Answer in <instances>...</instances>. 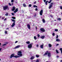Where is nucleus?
<instances>
[{"mask_svg":"<svg viewBox=\"0 0 62 62\" xmlns=\"http://www.w3.org/2000/svg\"><path fill=\"white\" fill-rule=\"evenodd\" d=\"M22 52L21 51H19L18 52V53L17 54V55H19V56H17V55L14 56L15 55V54H12L10 56V58L11 59L12 57H15V58H19L21 56H22L23 55L22 54Z\"/></svg>","mask_w":62,"mask_h":62,"instance_id":"1","label":"nucleus"},{"mask_svg":"<svg viewBox=\"0 0 62 62\" xmlns=\"http://www.w3.org/2000/svg\"><path fill=\"white\" fill-rule=\"evenodd\" d=\"M11 20L12 21V22H14L11 25V27H13L15 25V21L14 19H11Z\"/></svg>","mask_w":62,"mask_h":62,"instance_id":"2","label":"nucleus"},{"mask_svg":"<svg viewBox=\"0 0 62 62\" xmlns=\"http://www.w3.org/2000/svg\"><path fill=\"white\" fill-rule=\"evenodd\" d=\"M3 10H6V9H9V7H8V6L3 7Z\"/></svg>","mask_w":62,"mask_h":62,"instance_id":"3","label":"nucleus"},{"mask_svg":"<svg viewBox=\"0 0 62 62\" xmlns=\"http://www.w3.org/2000/svg\"><path fill=\"white\" fill-rule=\"evenodd\" d=\"M40 30V31L42 32H45V30L43 28H41Z\"/></svg>","mask_w":62,"mask_h":62,"instance_id":"4","label":"nucleus"},{"mask_svg":"<svg viewBox=\"0 0 62 62\" xmlns=\"http://www.w3.org/2000/svg\"><path fill=\"white\" fill-rule=\"evenodd\" d=\"M53 2H51L50 3V5L49 7V9H51L53 6Z\"/></svg>","mask_w":62,"mask_h":62,"instance_id":"5","label":"nucleus"},{"mask_svg":"<svg viewBox=\"0 0 62 62\" xmlns=\"http://www.w3.org/2000/svg\"><path fill=\"white\" fill-rule=\"evenodd\" d=\"M33 43H31L30 44H29L28 45V48H31L32 47V45Z\"/></svg>","mask_w":62,"mask_h":62,"instance_id":"6","label":"nucleus"},{"mask_svg":"<svg viewBox=\"0 0 62 62\" xmlns=\"http://www.w3.org/2000/svg\"><path fill=\"white\" fill-rule=\"evenodd\" d=\"M42 13H43V10H42L40 11V15L41 16V15H42Z\"/></svg>","mask_w":62,"mask_h":62,"instance_id":"7","label":"nucleus"},{"mask_svg":"<svg viewBox=\"0 0 62 62\" xmlns=\"http://www.w3.org/2000/svg\"><path fill=\"white\" fill-rule=\"evenodd\" d=\"M27 27L28 29H30V28H31V27H30V25L29 24H27Z\"/></svg>","mask_w":62,"mask_h":62,"instance_id":"8","label":"nucleus"},{"mask_svg":"<svg viewBox=\"0 0 62 62\" xmlns=\"http://www.w3.org/2000/svg\"><path fill=\"white\" fill-rule=\"evenodd\" d=\"M48 52H49V51H46V53H45L44 55V56L45 55H47L48 53Z\"/></svg>","mask_w":62,"mask_h":62,"instance_id":"9","label":"nucleus"},{"mask_svg":"<svg viewBox=\"0 0 62 62\" xmlns=\"http://www.w3.org/2000/svg\"><path fill=\"white\" fill-rule=\"evenodd\" d=\"M21 47V46L20 45H18L16 46L15 48V49H17V48H19V47Z\"/></svg>","mask_w":62,"mask_h":62,"instance_id":"10","label":"nucleus"},{"mask_svg":"<svg viewBox=\"0 0 62 62\" xmlns=\"http://www.w3.org/2000/svg\"><path fill=\"white\" fill-rule=\"evenodd\" d=\"M47 55L48 57H50L51 56V53L50 52H48L47 54Z\"/></svg>","mask_w":62,"mask_h":62,"instance_id":"11","label":"nucleus"},{"mask_svg":"<svg viewBox=\"0 0 62 62\" xmlns=\"http://www.w3.org/2000/svg\"><path fill=\"white\" fill-rule=\"evenodd\" d=\"M18 11V8H16L15 10V11H14V12L15 13H16V12H17Z\"/></svg>","mask_w":62,"mask_h":62,"instance_id":"12","label":"nucleus"},{"mask_svg":"<svg viewBox=\"0 0 62 62\" xmlns=\"http://www.w3.org/2000/svg\"><path fill=\"white\" fill-rule=\"evenodd\" d=\"M15 6H13V8L12 9V11H14L15 10Z\"/></svg>","mask_w":62,"mask_h":62,"instance_id":"13","label":"nucleus"},{"mask_svg":"<svg viewBox=\"0 0 62 62\" xmlns=\"http://www.w3.org/2000/svg\"><path fill=\"white\" fill-rule=\"evenodd\" d=\"M43 45L44 44H43L42 45H41L40 46V48H41V49H43Z\"/></svg>","mask_w":62,"mask_h":62,"instance_id":"14","label":"nucleus"},{"mask_svg":"<svg viewBox=\"0 0 62 62\" xmlns=\"http://www.w3.org/2000/svg\"><path fill=\"white\" fill-rule=\"evenodd\" d=\"M42 21H43V23H45V21L44 19H42Z\"/></svg>","mask_w":62,"mask_h":62,"instance_id":"15","label":"nucleus"},{"mask_svg":"<svg viewBox=\"0 0 62 62\" xmlns=\"http://www.w3.org/2000/svg\"><path fill=\"white\" fill-rule=\"evenodd\" d=\"M56 41H60V39H57L56 40Z\"/></svg>","mask_w":62,"mask_h":62,"instance_id":"16","label":"nucleus"},{"mask_svg":"<svg viewBox=\"0 0 62 62\" xmlns=\"http://www.w3.org/2000/svg\"><path fill=\"white\" fill-rule=\"evenodd\" d=\"M45 38V36H43L41 37L40 38L41 39H43L44 38Z\"/></svg>","mask_w":62,"mask_h":62,"instance_id":"17","label":"nucleus"},{"mask_svg":"<svg viewBox=\"0 0 62 62\" xmlns=\"http://www.w3.org/2000/svg\"><path fill=\"white\" fill-rule=\"evenodd\" d=\"M23 6L24 7H26V5L25 4L23 3Z\"/></svg>","mask_w":62,"mask_h":62,"instance_id":"18","label":"nucleus"},{"mask_svg":"<svg viewBox=\"0 0 62 62\" xmlns=\"http://www.w3.org/2000/svg\"><path fill=\"white\" fill-rule=\"evenodd\" d=\"M34 58V57L32 56L31 57V59L32 60V59H33Z\"/></svg>","mask_w":62,"mask_h":62,"instance_id":"19","label":"nucleus"},{"mask_svg":"<svg viewBox=\"0 0 62 62\" xmlns=\"http://www.w3.org/2000/svg\"><path fill=\"white\" fill-rule=\"evenodd\" d=\"M26 43H27V44H30V41H27L26 42Z\"/></svg>","mask_w":62,"mask_h":62,"instance_id":"20","label":"nucleus"},{"mask_svg":"<svg viewBox=\"0 0 62 62\" xmlns=\"http://www.w3.org/2000/svg\"><path fill=\"white\" fill-rule=\"evenodd\" d=\"M48 1L47 0L46 1L45 4L46 5H47V4H48Z\"/></svg>","mask_w":62,"mask_h":62,"instance_id":"21","label":"nucleus"},{"mask_svg":"<svg viewBox=\"0 0 62 62\" xmlns=\"http://www.w3.org/2000/svg\"><path fill=\"white\" fill-rule=\"evenodd\" d=\"M48 46L49 47H52V45L51 44H48Z\"/></svg>","mask_w":62,"mask_h":62,"instance_id":"22","label":"nucleus"},{"mask_svg":"<svg viewBox=\"0 0 62 62\" xmlns=\"http://www.w3.org/2000/svg\"><path fill=\"white\" fill-rule=\"evenodd\" d=\"M12 18L13 19H16V17H15L13 16L12 17Z\"/></svg>","mask_w":62,"mask_h":62,"instance_id":"23","label":"nucleus"},{"mask_svg":"<svg viewBox=\"0 0 62 62\" xmlns=\"http://www.w3.org/2000/svg\"><path fill=\"white\" fill-rule=\"evenodd\" d=\"M57 20H58V21H60V20H61V19L60 18H58L57 19Z\"/></svg>","mask_w":62,"mask_h":62,"instance_id":"24","label":"nucleus"},{"mask_svg":"<svg viewBox=\"0 0 62 62\" xmlns=\"http://www.w3.org/2000/svg\"><path fill=\"white\" fill-rule=\"evenodd\" d=\"M33 7L34 8H38V6H36V5H34L33 6Z\"/></svg>","mask_w":62,"mask_h":62,"instance_id":"25","label":"nucleus"},{"mask_svg":"<svg viewBox=\"0 0 62 62\" xmlns=\"http://www.w3.org/2000/svg\"><path fill=\"white\" fill-rule=\"evenodd\" d=\"M8 13H7L5 15V16H8Z\"/></svg>","mask_w":62,"mask_h":62,"instance_id":"26","label":"nucleus"},{"mask_svg":"<svg viewBox=\"0 0 62 62\" xmlns=\"http://www.w3.org/2000/svg\"><path fill=\"white\" fill-rule=\"evenodd\" d=\"M39 55H38L37 54L36 55V57H37V58H38V57H39Z\"/></svg>","mask_w":62,"mask_h":62,"instance_id":"27","label":"nucleus"},{"mask_svg":"<svg viewBox=\"0 0 62 62\" xmlns=\"http://www.w3.org/2000/svg\"><path fill=\"white\" fill-rule=\"evenodd\" d=\"M56 52L57 54H58L59 53V52H58V50H56Z\"/></svg>","mask_w":62,"mask_h":62,"instance_id":"28","label":"nucleus"},{"mask_svg":"<svg viewBox=\"0 0 62 62\" xmlns=\"http://www.w3.org/2000/svg\"><path fill=\"white\" fill-rule=\"evenodd\" d=\"M34 39L35 40L37 39V38H36V37L35 36L34 37Z\"/></svg>","mask_w":62,"mask_h":62,"instance_id":"29","label":"nucleus"},{"mask_svg":"<svg viewBox=\"0 0 62 62\" xmlns=\"http://www.w3.org/2000/svg\"><path fill=\"white\" fill-rule=\"evenodd\" d=\"M50 1L48 2V3L49 4L50 3H51V2L52 1V0H50Z\"/></svg>","mask_w":62,"mask_h":62,"instance_id":"30","label":"nucleus"},{"mask_svg":"<svg viewBox=\"0 0 62 62\" xmlns=\"http://www.w3.org/2000/svg\"><path fill=\"white\" fill-rule=\"evenodd\" d=\"M52 35L53 36H55V33H53L52 34Z\"/></svg>","mask_w":62,"mask_h":62,"instance_id":"31","label":"nucleus"},{"mask_svg":"<svg viewBox=\"0 0 62 62\" xmlns=\"http://www.w3.org/2000/svg\"><path fill=\"white\" fill-rule=\"evenodd\" d=\"M36 62H39V60L37 59L36 61Z\"/></svg>","mask_w":62,"mask_h":62,"instance_id":"32","label":"nucleus"},{"mask_svg":"<svg viewBox=\"0 0 62 62\" xmlns=\"http://www.w3.org/2000/svg\"><path fill=\"white\" fill-rule=\"evenodd\" d=\"M5 33L6 34H8V32H7V31H5Z\"/></svg>","mask_w":62,"mask_h":62,"instance_id":"33","label":"nucleus"},{"mask_svg":"<svg viewBox=\"0 0 62 62\" xmlns=\"http://www.w3.org/2000/svg\"><path fill=\"white\" fill-rule=\"evenodd\" d=\"M8 5L9 6H11V4L10 3H8Z\"/></svg>","mask_w":62,"mask_h":62,"instance_id":"34","label":"nucleus"},{"mask_svg":"<svg viewBox=\"0 0 62 62\" xmlns=\"http://www.w3.org/2000/svg\"><path fill=\"white\" fill-rule=\"evenodd\" d=\"M6 45H7V44H4L2 45V46H6Z\"/></svg>","mask_w":62,"mask_h":62,"instance_id":"35","label":"nucleus"},{"mask_svg":"<svg viewBox=\"0 0 62 62\" xmlns=\"http://www.w3.org/2000/svg\"><path fill=\"white\" fill-rule=\"evenodd\" d=\"M32 6V5L31 4H29V7H31Z\"/></svg>","mask_w":62,"mask_h":62,"instance_id":"36","label":"nucleus"},{"mask_svg":"<svg viewBox=\"0 0 62 62\" xmlns=\"http://www.w3.org/2000/svg\"><path fill=\"white\" fill-rule=\"evenodd\" d=\"M11 3H13L14 2V0H11Z\"/></svg>","mask_w":62,"mask_h":62,"instance_id":"37","label":"nucleus"},{"mask_svg":"<svg viewBox=\"0 0 62 62\" xmlns=\"http://www.w3.org/2000/svg\"><path fill=\"white\" fill-rule=\"evenodd\" d=\"M11 14L12 15H13V16H14V13H11Z\"/></svg>","mask_w":62,"mask_h":62,"instance_id":"38","label":"nucleus"},{"mask_svg":"<svg viewBox=\"0 0 62 62\" xmlns=\"http://www.w3.org/2000/svg\"><path fill=\"white\" fill-rule=\"evenodd\" d=\"M50 17H51V18H53V16L52 15H50Z\"/></svg>","mask_w":62,"mask_h":62,"instance_id":"39","label":"nucleus"},{"mask_svg":"<svg viewBox=\"0 0 62 62\" xmlns=\"http://www.w3.org/2000/svg\"><path fill=\"white\" fill-rule=\"evenodd\" d=\"M37 36L38 37H40V35L39 34H38L37 35Z\"/></svg>","mask_w":62,"mask_h":62,"instance_id":"40","label":"nucleus"},{"mask_svg":"<svg viewBox=\"0 0 62 62\" xmlns=\"http://www.w3.org/2000/svg\"><path fill=\"white\" fill-rule=\"evenodd\" d=\"M55 31H58V30L57 29H55Z\"/></svg>","mask_w":62,"mask_h":62,"instance_id":"41","label":"nucleus"},{"mask_svg":"<svg viewBox=\"0 0 62 62\" xmlns=\"http://www.w3.org/2000/svg\"><path fill=\"white\" fill-rule=\"evenodd\" d=\"M58 35H57L56 39H58Z\"/></svg>","mask_w":62,"mask_h":62,"instance_id":"42","label":"nucleus"},{"mask_svg":"<svg viewBox=\"0 0 62 62\" xmlns=\"http://www.w3.org/2000/svg\"><path fill=\"white\" fill-rule=\"evenodd\" d=\"M37 16V15H36V14L35 13V15L34 16V17H36Z\"/></svg>","mask_w":62,"mask_h":62,"instance_id":"43","label":"nucleus"},{"mask_svg":"<svg viewBox=\"0 0 62 62\" xmlns=\"http://www.w3.org/2000/svg\"><path fill=\"white\" fill-rule=\"evenodd\" d=\"M4 18H5V17H2V19L3 20V19H4Z\"/></svg>","mask_w":62,"mask_h":62,"instance_id":"44","label":"nucleus"},{"mask_svg":"<svg viewBox=\"0 0 62 62\" xmlns=\"http://www.w3.org/2000/svg\"><path fill=\"white\" fill-rule=\"evenodd\" d=\"M60 8V9H62V6H61Z\"/></svg>","mask_w":62,"mask_h":62,"instance_id":"45","label":"nucleus"},{"mask_svg":"<svg viewBox=\"0 0 62 62\" xmlns=\"http://www.w3.org/2000/svg\"><path fill=\"white\" fill-rule=\"evenodd\" d=\"M36 3H37V2L35 1V2H34V4H36Z\"/></svg>","mask_w":62,"mask_h":62,"instance_id":"46","label":"nucleus"},{"mask_svg":"<svg viewBox=\"0 0 62 62\" xmlns=\"http://www.w3.org/2000/svg\"><path fill=\"white\" fill-rule=\"evenodd\" d=\"M18 42V41H16V42H15V43H17Z\"/></svg>","mask_w":62,"mask_h":62,"instance_id":"47","label":"nucleus"},{"mask_svg":"<svg viewBox=\"0 0 62 62\" xmlns=\"http://www.w3.org/2000/svg\"><path fill=\"white\" fill-rule=\"evenodd\" d=\"M35 10H36V11H37V10H38V8H35Z\"/></svg>","mask_w":62,"mask_h":62,"instance_id":"48","label":"nucleus"},{"mask_svg":"<svg viewBox=\"0 0 62 62\" xmlns=\"http://www.w3.org/2000/svg\"><path fill=\"white\" fill-rule=\"evenodd\" d=\"M39 45H37L36 46L37 47H39Z\"/></svg>","mask_w":62,"mask_h":62,"instance_id":"49","label":"nucleus"},{"mask_svg":"<svg viewBox=\"0 0 62 62\" xmlns=\"http://www.w3.org/2000/svg\"><path fill=\"white\" fill-rule=\"evenodd\" d=\"M36 30H37V29H38V28L37 27V26H36Z\"/></svg>","mask_w":62,"mask_h":62,"instance_id":"50","label":"nucleus"},{"mask_svg":"<svg viewBox=\"0 0 62 62\" xmlns=\"http://www.w3.org/2000/svg\"><path fill=\"white\" fill-rule=\"evenodd\" d=\"M59 45V44H56V45L57 46H58V45Z\"/></svg>","mask_w":62,"mask_h":62,"instance_id":"51","label":"nucleus"},{"mask_svg":"<svg viewBox=\"0 0 62 62\" xmlns=\"http://www.w3.org/2000/svg\"><path fill=\"white\" fill-rule=\"evenodd\" d=\"M5 43H6V44H8V42H6Z\"/></svg>","mask_w":62,"mask_h":62,"instance_id":"52","label":"nucleus"},{"mask_svg":"<svg viewBox=\"0 0 62 62\" xmlns=\"http://www.w3.org/2000/svg\"><path fill=\"white\" fill-rule=\"evenodd\" d=\"M44 2H46V0H44Z\"/></svg>","mask_w":62,"mask_h":62,"instance_id":"53","label":"nucleus"},{"mask_svg":"<svg viewBox=\"0 0 62 62\" xmlns=\"http://www.w3.org/2000/svg\"><path fill=\"white\" fill-rule=\"evenodd\" d=\"M6 20H7V18H5V19H4V21H6Z\"/></svg>","mask_w":62,"mask_h":62,"instance_id":"54","label":"nucleus"},{"mask_svg":"<svg viewBox=\"0 0 62 62\" xmlns=\"http://www.w3.org/2000/svg\"><path fill=\"white\" fill-rule=\"evenodd\" d=\"M2 48H0V51H1V50H2Z\"/></svg>","mask_w":62,"mask_h":62,"instance_id":"55","label":"nucleus"},{"mask_svg":"<svg viewBox=\"0 0 62 62\" xmlns=\"http://www.w3.org/2000/svg\"><path fill=\"white\" fill-rule=\"evenodd\" d=\"M8 29H9V28H6V30H8Z\"/></svg>","mask_w":62,"mask_h":62,"instance_id":"56","label":"nucleus"},{"mask_svg":"<svg viewBox=\"0 0 62 62\" xmlns=\"http://www.w3.org/2000/svg\"><path fill=\"white\" fill-rule=\"evenodd\" d=\"M57 58H58V57H59V56H57Z\"/></svg>","mask_w":62,"mask_h":62,"instance_id":"57","label":"nucleus"},{"mask_svg":"<svg viewBox=\"0 0 62 62\" xmlns=\"http://www.w3.org/2000/svg\"><path fill=\"white\" fill-rule=\"evenodd\" d=\"M1 43H0V46H1Z\"/></svg>","mask_w":62,"mask_h":62,"instance_id":"58","label":"nucleus"},{"mask_svg":"<svg viewBox=\"0 0 62 62\" xmlns=\"http://www.w3.org/2000/svg\"><path fill=\"white\" fill-rule=\"evenodd\" d=\"M60 62H62V60H61L60 61Z\"/></svg>","mask_w":62,"mask_h":62,"instance_id":"59","label":"nucleus"},{"mask_svg":"<svg viewBox=\"0 0 62 62\" xmlns=\"http://www.w3.org/2000/svg\"><path fill=\"white\" fill-rule=\"evenodd\" d=\"M13 3H12V5H13Z\"/></svg>","mask_w":62,"mask_h":62,"instance_id":"60","label":"nucleus"},{"mask_svg":"<svg viewBox=\"0 0 62 62\" xmlns=\"http://www.w3.org/2000/svg\"><path fill=\"white\" fill-rule=\"evenodd\" d=\"M34 61H32V62H34Z\"/></svg>","mask_w":62,"mask_h":62,"instance_id":"61","label":"nucleus"},{"mask_svg":"<svg viewBox=\"0 0 62 62\" xmlns=\"http://www.w3.org/2000/svg\"><path fill=\"white\" fill-rule=\"evenodd\" d=\"M54 22V21H51V23H52V22Z\"/></svg>","mask_w":62,"mask_h":62,"instance_id":"62","label":"nucleus"},{"mask_svg":"<svg viewBox=\"0 0 62 62\" xmlns=\"http://www.w3.org/2000/svg\"><path fill=\"white\" fill-rule=\"evenodd\" d=\"M54 21H56V20H54Z\"/></svg>","mask_w":62,"mask_h":62,"instance_id":"63","label":"nucleus"},{"mask_svg":"<svg viewBox=\"0 0 62 62\" xmlns=\"http://www.w3.org/2000/svg\"><path fill=\"white\" fill-rule=\"evenodd\" d=\"M0 61H1V59H0Z\"/></svg>","mask_w":62,"mask_h":62,"instance_id":"64","label":"nucleus"}]
</instances>
